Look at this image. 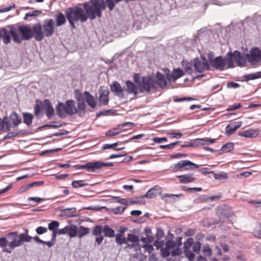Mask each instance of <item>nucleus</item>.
I'll return each mask as SVG.
<instances>
[{
  "instance_id": "f257e3e1",
  "label": "nucleus",
  "mask_w": 261,
  "mask_h": 261,
  "mask_svg": "<svg viewBox=\"0 0 261 261\" xmlns=\"http://www.w3.org/2000/svg\"><path fill=\"white\" fill-rule=\"evenodd\" d=\"M103 0H91L90 4H79L74 7H70L65 10V15L73 28H75V21L85 22L89 18L91 20L96 17H101V10L106 9Z\"/></svg>"
},
{
  "instance_id": "f03ea898",
  "label": "nucleus",
  "mask_w": 261,
  "mask_h": 261,
  "mask_svg": "<svg viewBox=\"0 0 261 261\" xmlns=\"http://www.w3.org/2000/svg\"><path fill=\"white\" fill-rule=\"evenodd\" d=\"M11 36L13 40L17 43H21L20 36L18 35V29L12 25H9L0 29V38L3 39L5 44H8L11 41Z\"/></svg>"
},
{
  "instance_id": "7ed1b4c3",
  "label": "nucleus",
  "mask_w": 261,
  "mask_h": 261,
  "mask_svg": "<svg viewBox=\"0 0 261 261\" xmlns=\"http://www.w3.org/2000/svg\"><path fill=\"white\" fill-rule=\"evenodd\" d=\"M57 114L61 118L67 115H73L77 113V110L73 100H68L65 103L59 102L56 106Z\"/></svg>"
},
{
  "instance_id": "20e7f679",
  "label": "nucleus",
  "mask_w": 261,
  "mask_h": 261,
  "mask_svg": "<svg viewBox=\"0 0 261 261\" xmlns=\"http://www.w3.org/2000/svg\"><path fill=\"white\" fill-rule=\"evenodd\" d=\"M138 87L141 92L146 91L149 92L151 89L155 88V81L152 76L150 75L144 76L139 83Z\"/></svg>"
},
{
  "instance_id": "39448f33",
  "label": "nucleus",
  "mask_w": 261,
  "mask_h": 261,
  "mask_svg": "<svg viewBox=\"0 0 261 261\" xmlns=\"http://www.w3.org/2000/svg\"><path fill=\"white\" fill-rule=\"evenodd\" d=\"M173 166L175 169L181 171L190 170L199 167V165L189 160L180 161Z\"/></svg>"
},
{
  "instance_id": "423d86ee",
  "label": "nucleus",
  "mask_w": 261,
  "mask_h": 261,
  "mask_svg": "<svg viewBox=\"0 0 261 261\" xmlns=\"http://www.w3.org/2000/svg\"><path fill=\"white\" fill-rule=\"evenodd\" d=\"M228 55H229L230 57V58L228 60V63L229 67H232L233 63L232 61V59H233L235 61L236 63L238 66H243L244 65L245 63V60L244 57L241 56L240 52L238 51H235L233 53H228Z\"/></svg>"
},
{
  "instance_id": "0eeeda50",
  "label": "nucleus",
  "mask_w": 261,
  "mask_h": 261,
  "mask_svg": "<svg viewBox=\"0 0 261 261\" xmlns=\"http://www.w3.org/2000/svg\"><path fill=\"white\" fill-rule=\"evenodd\" d=\"M42 26L44 36L49 37L55 33V22L53 19L45 20Z\"/></svg>"
},
{
  "instance_id": "6e6552de",
  "label": "nucleus",
  "mask_w": 261,
  "mask_h": 261,
  "mask_svg": "<svg viewBox=\"0 0 261 261\" xmlns=\"http://www.w3.org/2000/svg\"><path fill=\"white\" fill-rule=\"evenodd\" d=\"M194 68L197 72H202L204 70H207L210 68L208 62L206 59L200 60L198 58L193 59Z\"/></svg>"
},
{
  "instance_id": "1a4fd4ad",
  "label": "nucleus",
  "mask_w": 261,
  "mask_h": 261,
  "mask_svg": "<svg viewBox=\"0 0 261 261\" xmlns=\"http://www.w3.org/2000/svg\"><path fill=\"white\" fill-rule=\"evenodd\" d=\"M7 237L9 241V247L11 249L21 246L19 241V234L17 231L9 232L7 234Z\"/></svg>"
},
{
  "instance_id": "9d476101",
  "label": "nucleus",
  "mask_w": 261,
  "mask_h": 261,
  "mask_svg": "<svg viewBox=\"0 0 261 261\" xmlns=\"http://www.w3.org/2000/svg\"><path fill=\"white\" fill-rule=\"evenodd\" d=\"M18 34H21L20 36L21 42L22 40H28L32 38L33 33L32 29L27 26L22 25L19 27L18 29ZM19 36V35H18Z\"/></svg>"
},
{
  "instance_id": "9b49d317",
  "label": "nucleus",
  "mask_w": 261,
  "mask_h": 261,
  "mask_svg": "<svg viewBox=\"0 0 261 261\" xmlns=\"http://www.w3.org/2000/svg\"><path fill=\"white\" fill-rule=\"evenodd\" d=\"M32 33H33L35 39L38 41L43 40L44 34L43 31V28L40 23H37L35 24L32 30Z\"/></svg>"
},
{
  "instance_id": "f8f14e48",
  "label": "nucleus",
  "mask_w": 261,
  "mask_h": 261,
  "mask_svg": "<svg viewBox=\"0 0 261 261\" xmlns=\"http://www.w3.org/2000/svg\"><path fill=\"white\" fill-rule=\"evenodd\" d=\"M176 246V243L172 240H168L165 243V246L161 249V254L163 257H168L170 255L171 249Z\"/></svg>"
},
{
  "instance_id": "ddd939ff",
  "label": "nucleus",
  "mask_w": 261,
  "mask_h": 261,
  "mask_svg": "<svg viewBox=\"0 0 261 261\" xmlns=\"http://www.w3.org/2000/svg\"><path fill=\"white\" fill-rule=\"evenodd\" d=\"M248 61L252 64H254L258 62L260 57V53L259 50L255 48L252 49L249 54L247 55Z\"/></svg>"
},
{
  "instance_id": "4468645a",
  "label": "nucleus",
  "mask_w": 261,
  "mask_h": 261,
  "mask_svg": "<svg viewBox=\"0 0 261 261\" xmlns=\"http://www.w3.org/2000/svg\"><path fill=\"white\" fill-rule=\"evenodd\" d=\"M210 63L212 67L220 70H223L225 66V62L222 57H217L214 60H210Z\"/></svg>"
},
{
  "instance_id": "2eb2a0df",
  "label": "nucleus",
  "mask_w": 261,
  "mask_h": 261,
  "mask_svg": "<svg viewBox=\"0 0 261 261\" xmlns=\"http://www.w3.org/2000/svg\"><path fill=\"white\" fill-rule=\"evenodd\" d=\"M111 91L119 98H122L124 97L123 90L118 82H114L111 86Z\"/></svg>"
},
{
  "instance_id": "dca6fc26",
  "label": "nucleus",
  "mask_w": 261,
  "mask_h": 261,
  "mask_svg": "<svg viewBox=\"0 0 261 261\" xmlns=\"http://www.w3.org/2000/svg\"><path fill=\"white\" fill-rule=\"evenodd\" d=\"M241 121H236L229 124L225 128V134L227 136L232 134L238 128L242 125Z\"/></svg>"
},
{
  "instance_id": "f3484780",
  "label": "nucleus",
  "mask_w": 261,
  "mask_h": 261,
  "mask_svg": "<svg viewBox=\"0 0 261 261\" xmlns=\"http://www.w3.org/2000/svg\"><path fill=\"white\" fill-rule=\"evenodd\" d=\"M176 177L179 178L180 183L185 184L192 182L195 180L194 173L176 175Z\"/></svg>"
},
{
  "instance_id": "a211bd4d",
  "label": "nucleus",
  "mask_w": 261,
  "mask_h": 261,
  "mask_svg": "<svg viewBox=\"0 0 261 261\" xmlns=\"http://www.w3.org/2000/svg\"><path fill=\"white\" fill-rule=\"evenodd\" d=\"M85 99L87 104L92 109L95 108L96 101L95 98L89 92L85 91L84 93Z\"/></svg>"
},
{
  "instance_id": "6ab92c4d",
  "label": "nucleus",
  "mask_w": 261,
  "mask_h": 261,
  "mask_svg": "<svg viewBox=\"0 0 261 261\" xmlns=\"http://www.w3.org/2000/svg\"><path fill=\"white\" fill-rule=\"evenodd\" d=\"M155 76L156 80L155 81V85H157L162 88L165 87L167 83L164 75L160 72H157Z\"/></svg>"
},
{
  "instance_id": "aec40b11",
  "label": "nucleus",
  "mask_w": 261,
  "mask_h": 261,
  "mask_svg": "<svg viewBox=\"0 0 261 261\" xmlns=\"http://www.w3.org/2000/svg\"><path fill=\"white\" fill-rule=\"evenodd\" d=\"M99 102L100 105H106L109 102V92L107 90H99Z\"/></svg>"
},
{
  "instance_id": "412c9836",
  "label": "nucleus",
  "mask_w": 261,
  "mask_h": 261,
  "mask_svg": "<svg viewBox=\"0 0 261 261\" xmlns=\"http://www.w3.org/2000/svg\"><path fill=\"white\" fill-rule=\"evenodd\" d=\"M19 241L22 246L24 242H30L33 239V237L29 234V230L27 229H24L23 233L19 234Z\"/></svg>"
},
{
  "instance_id": "4be33fe9",
  "label": "nucleus",
  "mask_w": 261,
  "mask_h": 261,
  "mask_svg": "<svg viewBox=\"0 0 261 261\" xmlns=\"http://www.w3.org/2000/svg\"><path fill=\"white\" fill-rule=\"evenodd\" d=\"M159 187L158 186L154 187L149 190L145 194L142 196L141 198H148L150 199L155 198L159 193Z\"/></svg>"
},
{
  "instance_id": "5701e85b",
  "label": "nucleus",
  "mask_w": 261,
  "mask_h": 261,
  "mask_svg": "<svg viewBox=\"0 0 261 261\" xmlns=\"http://www.w3.org/2000/svg\"><path fill=\"white\" fill-rule=\"evenodd\" d=\"M94 162H90L86 164L85 165H76L74 167L76 169H86L89 172H94L96 171Z\"/></svg>"
},
{
  "instance_id": "b1692460",
  "label": "nucleus",
  "mask_w": 261,
  "mask_h": 261,
  "mask_svg": "<svg viewBox=\"0 0 261 261\" xmlns=\"http://www.w3.org/2000/svg\"><path fill=\"white\" fill-rule=\"evenodd\" d=\"M45 109L46 112V115L48 118L51 117L54 114V110L51 103L48 99L44 100Z\"/></svg>"
},
{
  "instance_id": "393cba45",
  "label": "nucleus",
  "mask_w": 261,
  "mask_h": 261,
  "mask_svg": "<svg viewBox=\"0 0 261 261\" xmlns=\"http://www.w3.org/2000/svg\"><path fill=\"white\" fill-rule=\"evenodd\" d=\"M10 119L12 121L14 127L17 126L22 122L21 118L19 117L18 115L15 112H12L10 115Z\"/></svg>"
},
{
  "instance_id": "a878e982",
  "label": "nucleus",
  "mask_w": 261,
  "mask_h": 261,
  "mask_svg": "<svg viewBox=\"0 0 261 261\" xmlns=\"http://www.w3.org/2000/svg\"><path fill=\"white\" fill-rule=\"evenodd\" d=\"M183 75V72L179 69H174L171 75L168 73L167 74V77L170 80V77H172L173 81H176L177 79Z\"/></svg>"
},
{
  "instance_id": "bb28decb",
  "label": "nucleus",
  "mask_w": 261,
  "mask_h": 261,
  "mask_svg": "<svg viewBox=\"0 0 261 261\" xmlns=\"http://www.w3.org/2000/svg\"><path fill=\"white\" fill-rule=\"evenodd\" d=\"M239 135L245 138H253L257 136V133L253 130H247L239 132Z\"/></svg>"
},
{
  "instance_id": "cd10ccee",
  "label": "nucleus",
  "mask_w": 261,
  "mask_h": 261,
  "mask_svg": "<svg viewBox=\"0 0 261 261\" xmlns=\"http://www.w3.org/2000/svg\"><path fill=\"white\" fill-rule=\"evenodd\" d=\"M66 16L62 13H59L55 17L57 26L60 27L65 24L66 22Z\"/></svg>"
},
{
  "instance_id": "c85d7f7f",
  "label": "nucleus",
  "mask_w": 261,
  "mask_h": 261,
  "mask_svg": "<svg viewBox=\"0 0 261 261\" xmlns=\"http://www.w3.org/2000/svg\"><path fill=\"white\" fill-rule=\"evenodd\" d=\"M126 85L127 86V91L128 93H134L135 95L137 94V88L133 82L128 80L126 82Z\"/></svg>"
},
{
  "instance_id": "c756f323",
  "label": "nucleus",
  "mask_w": 261,
  "mask_h": 261,
  "mask_svg": "<svg viewBox=\"0 0 261 261\" xmlns=\"http://www.w3.org/2000/svg\"><path fill=\"white\" fill-rule=\"evenodd\" d=\"M193 60L190 62L184 60L182 61V66L186 72L189 74H191L193 72L192 68L194 67Z\"/></svg>"
},
{
  "instance_id": "7c9ffc66",
  "label": "nucleus",
  "mask_w": 261,
  "mask_h": 261,
  "mask_svg": "<svg viewBox=\"0 0 261 261\" xmlns=\"http://www.w3.org/2000/svg\"><path fill=\"white\" fill-rule=\"evenodd\" d=\"M77 113L80 115L85 113V110L86 109V105L84 99H81L80 98H77Z\"/></svg>"
},
{
  "instance_id": "2f4dec72",
  "label": "nucleus",
  "mask_w": 261,
  "mask_h": 261,
  "mask_svg": "<svg viewBox=\"0 0 261 261\" xmlns=\"http://www.w3.org/2000/svg\"><path fill=\"white\" fill-rule=\"evenodd\" d=\"M184 195L182 194H165L164 195V198H167L166 201L169 202H174L177 200V198L180 197H183Z\"/></svg>"
},
{
  "instance_id": "473e14b6",
  "label": "nucleus",
  "mask_w": 261,
  "mask_h": 261,
  "mask_svg": "<svg viewBox=\"0 0 261 261\" xmlns=\"http://www.w3.org/2000/svg\"><path fill=\"white\" fill-rule=\"evenodd\" d=\"M244 78L246 81L261 78V71H258L248 74H245L244 76Z\"/></svg>"
},
{
  "instance_id": "72a5a7b5",
  "label": "nucleus",
  "mask_w": 261,
  "mask_h": 261,
  "mask_svg": "<svg viewBox=\"0 0 261 261\" xmlns=\"http://www.w3.org/2000/svg\"><path fill=\"white\" fill-rule=\"evenodd\" d=\"M104 235L106 237L113 238L115 237V231L108 225H105L103 228Z\"/></svg>"
},
{
  "instance_id": "f704fd0d",
  "label": "nucleus",
  "mask_w": 261,
  "mask_h": 261,
  "mask_svg": "<svg viewBox=\"0 0 261 261\" xmlns=\"http://www.w3.org/2000/svg\"><path fill=\"white\" fill-rule=\"evenodd\" d=\"M63 215L68 217H73L76 216V208L71 207L62 210Z\"/></svg>"
},
{
  "instance_id": "c9c22d12",
  "label": "nucleus",
  "mask_w": 261,
  "mask_h": 261,
  "mask_svg": "<svg viewBox=\"0 0 261 261\" xmlns=\"http://www.w3.org/2000/svg\"><path fill=\"white\" fill-rule=\"evenodd\" d=\"M33 118H34V117H33V115L31 113H23V122L28 126H30L31 125Z\"/></svg>"
},
{
  "instance_id": "e433bc0d",
  "label": "nucleus",
  "mask_w": 261,
  "mask_h": 261,
  "mask_svg": "<svg viewBox=\"0 0 261 261\" xmlns=\"http://www.w3.org/2000/svg\"><path fill=\"white\" fill-rule=\"evenodd\" d=\"M68 230V236L70 238L77 236L78 229L76 225L72 224L69 226Z\"/></svg>"
},
{
  "instance_id": "4c0bfd02",
  "label": "nucleus",
  "mask_w": 261,
  "mask_h": 261,
  "mask_svg": "<svg viewBox=\"0 0 261 261\" xmlns=\"http://www.w3.org/2000/svg\"><path fill=\"white\" fill-rule=\"evenodd\" d=\"M115 237L116 242L118 244L121 245L123 244H127V238H126L123 236V232L116 234Z\"/></svg>"
},
{
  "instance_id": "58836bf2",
  "label": "nucleus",
  "mask_w": 261,
  "mask_h": 261,
  "mask_svg": "<svg viewBox=\"0 0 261 261\" xmlns=\"http://www.w3.org/2000/svg\"><path fill=\"white\" fill-rule=\"evenodd\" d=\"M77 236L80 238H81L83 236L88 234L90 232V229L89 228L83 226H80V227H77Z\"/></svg>"
},
{
  "instance_id": "ea45409f",
  "label": "nucleus",
  "mask_w": 261,
  "mask_h": 261,
  "mask_svg": "<svg viewBox=\"0 0 261 261\" xmlns=\"http://www.w3.org/2000/svg\"><path fill=\"white\" fill-rule=\"evenodd\" d=\"M252 233L253 235L258 238H261V224L256 223L254 227Z\"/></svg>"
},
{
  "instance_id": "a19ab883",
  "label": "nucleus",
  "mask_w": 261,
  "mask_h": 261,
  "mask_svg": "<svg viewBox=\"0 0 261 261\" xmlns=\"http://www.w3.org/2000/svg\"><path fill=\"white\" fill-rule=\"evenodd\" d=\"M234 149V144L229 142L224 144L221 147V150L223 152H228Z\"/></svg>"
},
{
  "instance_id": "79ce46f5",
  "label": "nucleus",
  "mask_w": 261,
  "mask_h": 261,
  "mask_svg": "<svg viewBox=\"0 0 261 261\" xmlns=\"http://www.w3.org/2000/svg\"><path fill=\"white\" fill-rule=\"evenodd\" d=\"M214 178L217 180H222L227 178V174L224 172H220L218 173H213Z\"/></svg>"
},
{
  "instance_id": "37998d69",
  "label": "nucleus",
  "mask_w": 261,
  "mask_h": 261,
  "mask_svg": "<svg viewBox=\"0 0 261 261\" xmlns=\"http://www.w3.org/2000/svg\"><path fill=\"white\" fill-rule=\"evenodd\" d=\"M122 130L119 129V127L113 128L112 130L107 131L106 133V135L107 136L112 137L119 134Z\"/></svg>"
},
{
  "instance_id": "c03bdc74",
  "label": "nucleus",
  "mask_w": 261,
  "mask_h": 261,
  "mask_svg": "<svg viewBox=\"0 0 261 261\" xmlns=\"http://www.w3.org/2000/svg\"><path fill=\"white\" fill-rule=\"evenodd\" d=\"M71 185L74 188L83 187L88 185V184L85 183L83 180H74L72 182Z\"/></svg>"
},
{
  "instance_id": "a18cd8bd",
  "label": "nucleus",
  "mask_w": 261,
  "mask_h": 261,
  "mask_svg": "<svg viewBox=\"0 0 261 261\" xmlns=\"http://www.w3.org/2000/svg\"><path fill=\"white\" fill-rule=\"evenodd\" d=\"M129 241L132 243H138L139 241V237L132 233H129L127 237V242Z\"/></svg>"
},
{
  "instance_id": "49530a36",
  "label": "nucleus",
  "mask_w": 261,
  "mask_h": 261,
  "mask_svg": "<svg viewBox=\"0 0 261 261\" xmlns=\"http://www.w3.org/2000/svg\"><path fill=\"white\" fill-rule=\"evenodd\" d=\"M202 251L205 255L208 256H211L212 255V250L208 244H205L203 246Z\"/></svg>"
},
{
  "instance_id": "de8ad7c7",
  "label": "nucleus",
  "mask_w": 261,
  "mask_h": 261,
  "mask_svg": "<svg viewBox=\"0 0 261 261\" xmlns=\"http://www.w3.org/2000/svg\"><path fill=\"white\" fill-rule=\"evenodd\" d=\"M128 141L125 140V141H124L123 142H118L112 144H106L103 145V146L102 147V148L103 149H110V148H113V149L114 147L116 146L119 144H125V143H128Z\"/></svg>"
},
{
  "instance_id": "09e8293b",
  "label": "nucleus",
  "mask_w": 261,
  "mask_h": 261,
  "mask_svg": "<svg viewBox=\"0 0 261 261\" xmlns=\"http://www.w3.org/2000/svg\"><path fill=\"white\" fill-rule=\"evenodd\" d=\"M95 166L96 168V170L97 169H98L101 168L102 167H103V166L110 167V166H112L113 165L112 163H104L98 162V161L95 162Z\"/></svg>"
},
{
  "instance_id": "8fccbe9b",
  "label": "nucleus",
  "mask_w": 261,
  "mask_h": 261,
  "mask_svg": "<svg viewBox=\"0 0 261 261\" xmlns=\"http://www.w3.org/2000/svg\"><path fill=\"white\" fill-rule=\"evenodd\" d=\"M102 231H103V228L101 226L96 225L94 227L92 231V234L95 236H101Z\"/></svg>"
},
{
  "instance_id": "3c124183",
  "label": "nucleus",
  "mask_w": 261,
  "mask_h": 261,
  "mask_svg": "<svg viewBox=\"0 0 261 261\" xmlns=\"http://www.w3.org/2000/svg\"><path fill=\"white\" fill-rule=\"evenodd\" d=\"M41 10H35L32 12H29L25 14L24 19H27L29 17H34L38 16L39 14H41Z\"/></svg>"
},
{
  "instance_id": "603ef678",
  "label": "nucleus",
  "mask_w": 261,
  "mask_h": 261,
  "mask_svg": "<svg viewBox=\"0 0 261 261\" xmlns=\"http://www.w3.org/2000/svg\"><path fill=\"white\" fill-rule=\"evenodd\" d=\"M59 222L57 221H52L48 224V228L49 230L51 231L57 230L56 228L59 227Z\"/></svg>"
},
{
  "instance_id": "864d4df0",
  "label": "nucleus",
  "mask_w": 261,
  "mask_h": 261,
  "mask_svg": "<svg viewBox=\"0 0 261 261\" xmlns=\"http://www.w3.org/2000/svg\"><path fill=\"white\" fill-rule=\"evenodd\" d=\"M193 244V239L192 238H188L184 244V249L190 250L189 249Z\"/></svg>"
},
{
  "instance_id": "5fc2aeb1",
  "label": "nucleus",
  "mask_w": 261,
  "mask_h": 261,
  "mask_svg": "<svg viewBox=\"0 0 261 261\" xmlns=\"http://www.w3.org/2000/svg\"><path fill=\"white\" fill-rule=\"evenodd\" d=\"M125 208L126 207L125 206H119L111 208V211L115 214H119L122 213L125 210Z\"/></svg>"
},
{
  "instance_id": "6e6d98bb",
  "label": "nucleus",
  "mask_w": 261,
  "mask_h": 261,
  "mask_svg": "<svg viewBox=\"0 0 261 261\" xmlns=\"http://www.w3.org/2000/svg\"><path fill=\"white\" fill-rule=\"evenodd\" d=\"M184 253L190 261H192L194 259L195 255L191 250H185Z\"/></svg>"
},
{
  "instance_id": "4d7b16f0",
  "label": "nucleus",
  "mask_w": 261,
  "mask_h": 261,
  "mask_svg": "<svg viewBox=\"0 0 261 261\" xmlns=\"http://www.w3.org/2000/svg\"><path fill=\"white\" fill-rule=\"evenodd\" d=\"M9 241L6 237H2L0 238V246L4 248L6 247L7 245L9 246Z\"/></svg>"
},
{
  "instance_id": "13d9d810",
  "label": "nucleus",
  "mask_w": 261,
  "mask_h": 261,
  "mask_svg": "<svg viewBox=\"0 0 261 261\" xmlns=\"http://www.w3.org/2000/svg\"><path fill=\"white\" fill-rule=\"evenodd\" d=\"M201 243L199 241L195 242L193 245V251L196 253H199L200 250Z\"/></svg>"
},
{
  "instance_id": "bf43d9fd",
  "label": "nucleus",
  "mask_w": 261,
  "mask_h": 261,
  "mask_svg": "<svg viewBox=\"0 0 261 261\" xmlns=\"http://www.w3.org/2000/svg\"><path fill=\"white\" fill-rule=\"evenodd\" d=\"M207 138H199L195 140V143L198 145H204L207 144Z\"/></svg>"
},
{
  "instance_id": "052dcab7",
  "label": "nucleus",
  "mask_w": 261,
  "mask_h": 261,
  "mask_svg": "<svg viewBox=\"0 0 261 261\" xmlns=\"http://www.w3.org/2000/svg\"><path fill=\"white\" fill-rule=\"evenodd\" d=\"M47 231V228L42 226H39L36 228V232L38 234H42Z\"/></svg>"
},
{
  "instance_id": "680f3d73",
  "label": "nucleus",
  "mask_w": 261,
  "mask_h": 261,
  "mask_svg": "<svg viewBox=\"0 0 261 261\" xmlns=\"http://www.w3.org/2000/svg\"><path fill=\"white\" fill-rule=\"evenodd\" d=\"M7 117H5L4 118L3 120V124H4V127L5 126L6 130V131H9L11 128L10 123V122L7 120Z\"/></svg>"
},
{
  "instance_id": "e2e57ef3",
  "label": "nucleus",
  "mask_w": 261,
  "mask_h": 261,
  "mask_svg": "<svg viewBox=\"0 0 261 261\" xmlns=\"http://www.w3.org/2000/svg\"><path fill=\"white\" fill-rule=\"evenodd\" d=\"M143 248H144L145 251L149 253H151L153 250V247L151 245L146 244L143 246Z\"/></svg>"
},
{
  "instance_id": "0e129e2a",
  "label": "nucleus",
  "mask_w": 261,
  "mask_h": 261,
  "mask_svg": "<svg viewBox=\"0 0 261 261\" xmlns=\"http://www.w3.org/2000/svg\"><path fill=\"white\" fill-rule=\"evenodd\" d=\"M134 257L137 258L139 260H143L146 259V256L144 255L142 253L139 252L137 253L134 255Z\"/></svg>"
},
{
  "instance_id": "69168bd1",
  "label": "nucleus",
  "mask_w": 261,
  "mask_h": 261,
  "mask_svg": "<svg viewBox=\"0 0 261 261\" xmlns=\"http://www.w3.org/2000/svg\"><path fill=\"white\" fill-rule=\"evenodd\" d=\"M153 141L155 143H161L163 142H167V139L166 137H162V138L154 137L153 139Z\"/></svg>"
},
{
  "instance_id": "338daca9",
  "label": "nucleus",
  "mask_w": 261,
  "mask_h": 261,
  "mask_svg": "<svg viewBox=\"0 0 261 261\" xmlns=\"http://www.w3.org/2000/svg\"><path fill=\"white\" fill-rule=\"evenodd\" d=\"M68 227H69V226H66L62 229H58V234L61 235V234H65L67 233L68 234V231H69Z\"/></svg>"
},
{
  "instance_id": "774afa93",
  "label": "nucleus",
  "mask_w": 261,
  "mask_h": 261,
  "mask_svg": "<svg viewBox=\"0 0 261 261\" xmlns=\"http://www.w3.org/2000/svg\"><path fill=\"white\" fill-rule=\"evenodd\" d=\"M242 107V105L239 103L238 104H235L232 106H229V108L227 109V110L228 111H234V110H236L240 108H241Z\"/></svg>"
}]
</instances>
